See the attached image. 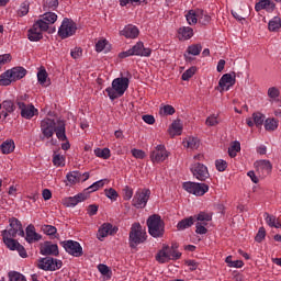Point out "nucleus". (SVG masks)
Wrapping results in <instances>:
<instances>
[{
    "label": "nucleus",
    "mask_w": 281,
    "mask_h": 281,
    "mask_svg": "<svg viewBox=\"0 0 281 281\" xmlns=\"http://www.w3.org/2000/svg\"><path fill=\"white\" fill-rule=\"evenodd\" d=\"M41 132L43 139H52V137H54V133H56V137L59 142H67L65 121L58 120L56 122L46 117L41 121Z\"/></svg>",
    "instance_id": "1"
},
{
    "label": "nucleus",
    "mask_w": 281,
    "mask_h": 281,
    "mask_svg": "<svg viewBox=\"0 0 281 281\" xmlns=\"http://www.w3.org/2000/svg\"><path fill=\"white\" fill-rule=\"evenodd\" d=\"M148 238L146 228L142 227V224L134 223L130 231L128 245L131 249H137L138 245H144Z\"/></svg>",
    "instance_id": "2"
},
{
    "label": "nucleus",
    "mask_w": 281,
    "mask_h": 281,
    "mask_svg": "<svg viewBox=\"0 0 281 281\" xmlns=\"http://www.w3.org/2000/svg\"><path fill=\"white\" fill-rule=\"evenodd\" d=\"M128 78L121 77L116 78L112 81V87L105 89L110 100H117V98H122L124 93H126V89H128Z\"/></svg>",
    "instance_id": "3"
},
{
    "label": "nucleus",
    "mask_w": 281,
    "mask_h": 281,
    "mask_svg": "<svg viewBox=\"0 0 281 281\" xmlns=\"http://www.w3.org/2000/svg\"><path fill=\"white\" fill-rule=\"evenodd\" d=\"M147 227L153 238H162L165 234L166 224L158 214L150 215L147 218Z\"/></svg>",
    "instance_id": "4"
},
{
    "label": "nucleus",
    "mask_w": 281,
    "mask_h": 281,
    "mask_svg": "<svg viewBox=\"0 0 281 281\" xmlns=\"http://www.w3.org/2000/svg\"><path fill=\"white\" fill-rule=\"evenodd\" d=\"M77 30L78 25L76 22L69 18H65L58 29V36L60 38H69V36H74V34H76Z\"/></svg>",
    "instance_id": "5"
},
{
    "label": "nucleus",
    "mask_w": 281,
    "mask_h": 281,
    "mask_svg": "<svg viewBox=\"0 0 281 281\" xmlns=\"http://www.w3.org/2000/svg\"><path fill=\"white\" fill-rule=\"evenodd\" d=\"M183 190L186 192H189V194H194V196H203V194H206V192L210 191V186L206 183H199V182H192L188 181L182 184Z\"/></svg>",
    "instance_id": "6"
},
{
    "label": "nucleus",
    "mask_w": 281,
    "mask_h": 281,
    "mask_svg": "<svg viewBox=\"0 0 281 281\" xmlns=\"http://www.w3.org/2000/svg\"><path fill=\"white\" fill-rule=\"evenodd\" d=\"M43 32H47V24L43 21H36L32 29L27 31V38L31 42H38L43 38Z\"/></svg>",
    "instance_id": "7"
},
{
    "label": "nucleus",
    "mask_w": 281,
    "mask_h": 281,
    "mask_svg": "<svg viewBox=\"0 0 281 281\" xmlns=\"http://www.w3.org/2000/svg\"><path fill=\"white\" fill-rule=\"evenodd\" d=\"M148 199H150L149 189H139L134 194V198L132 200V205L134 207H137V210L146 207V205L148 203Z\"/></svg>",
    "instance_id": "8"
},
{
    "label": "nucleus",
    "mask_w": 281,
    "mask_h": 281,
    "mask_svg": "<svg viewBox=\"0 0 281 281\" xmlns=\"http://www.w3.org/2000/svg\"><path fill=\"white\" fill-rule=\"evenodd\" d=\"M37 267L38 269H43V271H56L63 267V261L52 257H45L38 260Z\"/></svg>",
    "instance_id": "9"
},
{
    "label": "nucleus",
    "mask_w": 281,
    "mask_h": 281,
    "mask_svg": "<svg viewBox=\"0 0 281 281\" xmlns=\"http://www.w3.org/2000/svg\"><path fill=\"white\" fill-rule=\"evenodd\" d=\"M60 245L70 256H75V258H80V256H82V246H80V243L69 239L60 241Z\"/></svg>",
    "instance_id": "10"
},
{
    "label": "nucleus",
    "mask_w": 281,
    "mask_h": 281,
    "mask_svg": "<svg viewBox=\"0 0 281 281\" xmlns=\"http://www.w3.org/2000/svg\"><path fill=\"white\" fill-rule=\"evenodd\" d=\"M191 172L199 181H205L210 179V171L207 167L201 162H195L191 166Z\"/></svg>",
    "instance_id": "11"
},
{
    "label": "nucleus",
    "mask_w": 281,
    "mask_h": 281,
    "mask_svg": "<svg viewBox=\"0 0 281 281\" xmlns=\"http://www.w3.org/2000/svg\"><path fill=\"white\" fill-rule=\"evenodd\" d=\"M150 159L153 164H159L161 161H166L168 159V151L166 150V146L158 145L150 154Z\"/></svg>",
    "instance_id": "12"
},
{
    "label": "nucleus",
    "mask_w": 281,
    "mask_h": 281,
    "mask_svg": "<svg viewBox=\"0 0 281 281\" xmlns=\"http://www.w3.org/2000/svg\"><path fill=\"white\" fill-rule=\"evenodd\" d=\"M16 234H19V232L13 228L4 229L1 232L2 240L7 247L14 248L18 243V240L14 239L16 238Z\"/></svg>",
    "instance_id": "13"
},
{
    "label": "nucleus",
    "mask_w": 281,
    "mask_h": 281,
    "mask_svg": "<svg viewBox=\"0 0 281 281\" xmlns=\"http://www.w3.org/2000/svg\"><path fill=\"white\" fill-rule=\"evenodd\" d=\"M236 85V74H225L218 81V87L221 88V92L229 91L231 87Z\"/></svg>",
    "instance_id": "14"
},
{
    "label": "nucleus",
    "mask_w": 281,
    "mask_h": 281,
    "mask_svg": "<svg viewBox=\"0 0 281 281\" xmlns=\"http://www.w3.org/2000/svg\"><path fill=\"white\" fill-rule=\"evenodd\" d=\"M267 120V116L260 112H254L252 117L246 119V124L250 128H254V126H257V128H260L262 124H265Z\"/></svg>",
    "instance_id": "15"
},
{
    "label": "nucleus",
    "mask_w": 281,
    "mask_h": 281,
    "mask_svg": "<svg viewBox=\"0 0 281 281\" xmlns=\"http://www.w3.org/2000/svg\"><path fill=\"white\" fill-rule=\"evenodd\" d=\"M18 106L21 111L22 117H25V120H32V116L38 113V110L34 108L32 104L26 105L25 103L18 100Z\"/></svg>",
    "instance_id": "16"
},
{
    "label": "nucleus",
    "mask_w": 281,
    "mask_h": 281,
    "mask_svg": "<svg viewBox=\"0 0 281 281\" xmlns=\"http://www.w3.org/2000/svg\"><path fill=\"white\" fill-rule=\"evenodd\" d=\"M117 234V228L113 227L111 223H104L98 231V238L102 240V238H106V236H115Z\"/></svg>",
    "instance_id": "17"
},
{
    "label": "nucleus",
    "mask_w": 281,
    "mask_h": 281,
    "mask_svg": "<svg viewBox=\"0 0 281 281\" xmlns=\"http://www.w3.org/2000/svg\"><path fill=\"white\" fill-rule=\"evenodd\" d=\"M202 49H203V46H201V44H192L188 46L187 52L184 53V60L187 63H192V60H194L192 56H199Z\"/></svg>",
    "instance_id": "18"
},
{
    "label": "nucleus",
    "mask_w": 281,
    "mask_h": 281,
    "mask_svg": "<svg viewBox=\"0 0 281 281\" xmlns=\"http://www.w3.org/2000/svg\"><path fill=\"white\" fill-rule=\"evenodd\" d=\"M257 172H262V175L265 177H267V175H271V170H273V166L271 165V161L269 160H257L254 164Z\"/></svg>",
    "instance_id": "19"
},
{
    "label": "nucleus",
    "mask_w": 281,
    "mask_h": 281,
    "mask_svg": "<svg viewBox=\"0 0 281 281\" xmlns=\"http://www.w3.org/2000/svg\"><path fill=\"white\" fill-rule=\"evenodd\" d=\"M132 54L134 56H140V57L148 58V56H150V54H153V49L144 47V42H137L132 47Z\"/></svg>",
    "instance_id": "20"
},
{
    "label": "nucleus",
    "mask_w": 281,
    "mask_h": 281,
    "mask_svg": "<svg viewBox=\"0 0 281 281\" xmlns=\"http://www.w3.org/2000/svg\"><path fill=\"white\" fill-rule=\"evenodd\" d=\"M42 256H58V245L53 244L52 241H45L44 245L41 247Z\"/></svg>",
    "instance_id": "21"
},
{
    "label": "nucleus",
    "mask_w": 281,
    "mask_h": 281,
    "mask_svg": "<svg viewBox=\"0 0 281 281\" xmlns=\"http://www.w3.org/2000/svg\"><path fill=\"white\" fill-rule=\"evenodd\" d=\"M121 36H125V38H137L139 36V29L133 24H128L121 31Z\"/></svg>",
    "instance_id": "22"
},
{
    "label": "nucleus",
    "mask_w": 281,
    "mask_h": 281,
    "mask_svg": "<svg viewBox=\"0 0 281 281\" xmlns=\"http://www.w3.org/2000/svg\"><path fill=\"white\" fill-rule=\"evenodd\" d=\"M37 21H42V23H45L47 32V30H49V26L54 25L58 21V15L54 12L48 11L42 15V19Z\"/></svg>",
    "instance_id": "23"
},
{
    "label": "nucleus",
    "mask_w": 281,
    "mask_h": 281,
    "mask_svg": "<svg viewBox=\"0 0 281 281\" xmlns=\"http://www.w3.org/2000/svg\"><path fill=\"white\" fill-rule=\"evenodd\" d=\"M8 71L10 74V78L13 79V82H16V80H21L27 76V70L23 67H14Z\"/></svg>",
    "instance_id": "24"
},
{
    "label": "nucleus",
    "mask_w": 281,
    "mask_h": 281,
    "mask_svg": "<svg viewBox=\"0 0 281 281\" xmlns=\"http://www.w3.org/2000/svg\"><path fill=\"white\" fill-rule=\"evenodd\" d=\"M42 236L38 235V233H36V228L34 227V225L30 224L26 227V237L25 240L29 243H36L38 240H41Z\"/></svg>",
    "instance_id": "25"
},
{
    "label": "nucleus",
    "mask_w": 281,
    "mask_h": 281,
    "mask_svg": "<svg viewBox=\"0 0 281 281\" xmlns=\"http://www.w3.org/2000/svg\"><path fill=\"white\" fill-rule=\"evenodd\" d=\"M156 260L157 262H160V265L170 261V246H164L156 255Z\"/></svg>",
    "instance_id": "26"
},
{
    "label": "nucleus",
    "mask_w": 281,
    "mask_h": 281,
    "mask_svg": "<svg viewBox=\"0 0 281 281\" xmlns=\"http://www.w3.org/2000/svg\"><path fill=\"white\" fill-rule=\"evenodd\" d=\"M2 109L4 110L2 111L3 120H7L10 113H14V111H16V105H14L12 100H4L2 101Z\"/></svg>",
    "instance_id": "27"
},
{
    "label": "nucleus",
    "mask_w": 281,
    "mask_h": 281,
    "mask_svg": "<svg viewBox=\"0 0 281 281\" xmlns=\"http://www.w3.org/2000/svg\"><path fill=\"white\" fill-rule=\"evenodd\" d=\"M66 179L68 181L67 186H76L82 181V173L80 171H70L67 173Z\"/></svg>",
    "instance_id": "28"
},
{
    "label": "nucleus",
    "mask_w": 281,
    "mask_h": 281,
    "mask_svg": "<svg viewBox=\"0 0 281 281\" xmlns=\"http://www.w3.org/2000/svg\"><path fill=\"white\" fill-rule=\"evenodd\" d=\"M256 12H260V10H266L267 12H273L276 10V3L271 0L265 2H257L255 4Z\"/></svg>",
    "instance_id": "29"
},
{
    "label": "nucleus",
    "mask_w": 281,
    "mask_h": 281,
    "mask_svg": "<svg viewBox=\"0 0 281 281\" xmlns=\"http://www.w3.org/2000/svg\"><path fill=\"white\" fill-rule=\"evenodd\" d=\"M180 41H190L194 36V30L190 26H182L178 30Z\"/></svg>",
    "instance_id": "30"
},
{
    "label": "nucleus",
    "mask_w": 281,
    "mask_h": 281,
    "mask_svg": "<svg viewBox=\"0 0 281 281\" xmlns=\"http://www.w3.org/2000/svg\"><path fill=\"white\" fill-rule=\"evenodd\" d=\"M9 223L11 229L18 232L19 236H25V231H23V224H21V221H19V218L12 217L9 220Z\"/></svg>",
    "instance_id": "31"
},
{
    "label": "nucleus",
    "mask_w": 281,
    "mask_h": 281,
    "mask_svg": "<svg viewBox=\"0 0 281 281\" xmlns=\"http://www.w3.org/2000/svg\"><path fill=\"white\" fill-rule=\"evenodd\" d=\"M201 145L199 138L189 136L183 140L184 148H190L191 150H196Z\"/></svg>",
    "instance_id": "32"
},
{
    "label": "nucleus",
    "mask_w": 281,
    "mask_h": 281,
    "mask_svg": "<svg viewBox=\"0 0 281 281\" xmlns=\"http://www.w3.org/2000/svg\"><path fill=\"white\" fill-rule=\"evenodd\" d=\"M211 22H212V16H210V14H207V12L199 9L198 23H200V25H210Z\"/></svg>",
    "instance_id": "33"
},
{
    "label": "nucleus",
    "mask_w": 281,
    "mask_h": 281,
    "mask_svg": "<svg viewBox=\"0 0 281 281\" xmlns=\"http://www.w3.org/2000/svg\"><path fill=\"white\" fill-rule=\"evenodd\" d=\"M265 218H266V223H267V225H269V227H276V229L281 228L280 220L277 218L274 215H270L269 213H265Z\"/></svg>",
    "instance_id": "34"
},
{
    "label": "nucleus",
    "mask_w": 281,
    "mask_h": 281,
    "mask_svg": "<svg viewBox=\"0 0 281 281\" xmlns=\"http://www.w3.org/2000/svg\"><path fill=\"white\" fill-rule=\"evenodd\" d=\"M186 19L189 25H196V23H199V9L190 10L186 14Z\"/></svg>",
    "instance_id": "35"
},
{
    "label": "nucleus",
    "mask_w": 281,
    "mask_h": 281,
    "mask_svg": "<svg viewBox=\"0 0 281 281\" xmlns=\"http://www.w3.org/2000/svg\"><path fill=\"white\" fill-rule=\"evenodd\" d=\"M192 225H194V217L190 216L180 221L177 224V229L183 232V229H188L189 227H192Z\"/></svg>",
    "instance_id": "36"
},
{
    "label": "nucleus",
    "mask_w": 281,
    "mask_h": 281,
    "mask_svg": "<svg viewBox=\"0 0 281 281\" xmlns=\"http://www.w3.org/2000/svg\"><path fill=\"white\" fill-rule=\"evenodd\" d=\"M14 140H5L0 146V150L3 155H10V153H14Z\"/></svg>",
    "instance_id": "37"
},
{
    "label": "nucleus",
    "mask_w": 281,
    "mask_h": 281,
    "mask_svg": "<svg viewBox=\"0 0 281 281\" xmlns=\"http://www.w3.org/2000/svg\"><path fill=\"white\" fill-rule=\"evenodd\" d=\"M171 128L172 130H169V135H171V137L183 133V125L181 124V121H173Z\"/></svg>",
    "instance_id": "38"
},
{
    "label": "nucleus",
    "mask_w": 281,
    "mask_h": 281,
    "mask_svg": "<svg viewBox=\"0 0 281 281\" xmlns=\"http://www.w3.org/2000/svg\"><path fill=\"white\" fill-rule=\"evenodd\" d=\"M281 29V19L280 16H274L272 20L268 23V30L269 32H280Z\"/></svg>",
    "instance_id": "39"
},
{
    "label": "nucleus",
    "mask_w": 281,
    "mask_h": 281,
    "mask_svg": "<svg viewBox=\"0 0 281 281\" xmlns=\"http://www.w3.org/2000/svg\"><path fill=\"white\" fill-rule=\"evenodd\" d=\"M279 124H280V121H278L277 119L268 117L265 121V128L270 132L278 131Z\"/></svg>",
    "instance_id": "40"
},
{
    "label": "nucleus",
    "mask_w": 281,
    "mask_h": 281,
    "mask_svg": "<svg viewBox=\"0 0 281 281\" xmlns=\"http://www.w3.org/2000/svg\"><path fill=\"white\" fill-rule=\"evenodd\" d=\"M14 80L10 78V72L7 70L0 76V87H9V85H12Z\"/></svg>",
    "instance_id": "41"
},
{
    "label": "nucleus",
    "mask_w": 281,
    "mask_h": 281,
    "mask_svg": "<svg viewBox=\"0 0 281 281\" xmlns=\"http://www.w3.org/2000/svg\"><path fill=\"white\" fill-rule=\"evenodd\" d=\"M175 113H176L175 106L170 104L160 106L159 109V115L161 116L175 115Z\"/></svg>",
    "instance_id": "42"
},
{
    "label": "nucleus",
    "mask_w": 281,
    "mask_h": 281,
    "mask_svg": "<svg viewBox=\"0 0 281 281\" xmlns=\"http://www.w3.org/2000/svg\"><path fill=\"white\" fill-rule=\"evenodd\" d=\"M8 249H11V251H18L21 258H27V250H25V247L23 245H20L19 241H15L14 247H8Z\"/></svg>",
    "instance_id": "43"
},
{
    "label": "nucleus",
    "mask_w": 281,
    "mask_h": 281,
    "mask_svg": "<svg viewBox=\"0 0 281 281\" xmlns=\"http://www.w3.org/2000/svg\"><path fill=\"white\" fill-rule=\"evenodd\" d=\"M109 181L108 179L99 180L92 183L90 187L87 188V191L91 194V192H98L100 188H104V183Z\"/></svg>",
    "instance_id": "44"
},
{
    "label": "nucleus",
    "mask_w": 281,
    "mask_h": 281,
    "mask_svg": "<svg viewBox=\"0 0 281 281\" xmlns=\"http://www.w3.org/2000/svg\"><path fill=\"white\" fill-rule=\"evenodd\" d=\"M47 70H45V68H42L38 72H37V80L40 82V85H42V87H48L49 83L46 85L47 82Z\"/></svg>",
    "instance_id": "45"
},
{
    "label": "nucleus",
    "mask_w": 281,
    "mask_h": 281,
    "mask_svg": "<svg viewBox=\"0 0 281 281\" xmlns=\"http://www.w3.org/2000/svg\"><path fill=\"white\" fill-rule=\"evenodd\" d=\"M95 157H100L101 159H109L111 157V149L109 148H97L94 149Z\"/></svg>",
    "instance_id": "46"
},
{
    "label": "nucleus",
    "mask_w": 281,
    "mask_h": 281,
    "mask_svg": "<svg viewBox=\"0 0 281 281\" xmlns=\"http://www.w3.org/2000/svg\"><path fill=\"white\" fill-rule=\"evenodd\" d=\"M196 221L202 223V225H207V223H210V221H212V214L201 212L196 215Z\"/></svg>",
    "instance_id": "47"
},
{
    "label": "nucleus",
    "mask_w": 281,
    "mask_h": 281,
    "mask_svg": "<svg viewBox=\"0 0 281 281\" xmlns=\"http://www.w3.org/2000/svg\"><path fill=\"white\" fill-rule=\"evenodd\" d=\"M240 153V142L235 140L233 145L228 148L229 157H236V155Z\"/></svg>",
    "instance_id": "48"
},
{
    "label": "nucleus",
    "mask_w": 281,
    "mask_h": 281,
    "mask_svg": "<svg viewBox=\"0 0 281 281\" xmlns=\"http://www.w3.org/2000/svg\"><path fill=\"white\" fill-rule=\"evenodd\" d=\"M8 276H9V281H26L25 276H23L18 271H10Z\"/></svg>",
    "instance_id": "49"
},
{
    "label": "nucleus",
    "mask_w": 281,
    "mask_h": 281,
    "mask_svg": "<svg viewBox=\"0 0 281 281\" xmlns=\"http://www.w3.org/2000/svg\"><path fill=\"white\" fill-rule=\"evenodd\" d=\"M30 12V2L24 1L21 3L20 9L18 10V16H25Z\"/></svg>",
    "instance_id": "50"
},
{
    "label": "nucleus",
    "mask_w": 281,
    "mask_h": 281,
    "mask_svg": "<svg viewBox=\"0 0 281 281\" xmlns=\"http://www.w3.org/2000/svg\"><path fill=\"white\" fill-rule=\"evenodd\" d=\"M43 8L45 12L48 10H56V8H58V0H44Z\"/></svg>",
    "instance_id": "51"
},
{
    "label": "nucleus",
    "mask_w": 281,
    "mask_h": 281,
    "mask_svg": "<svg viewBox=\"0 0 281 281\" xmlns=\"http://www.w3.org/2000/svg\"><path fill=\"white\" fill-rule=\"evenodd\" d=\"M42 231L46 236H56L58 229L53 225H44L42 226Z\"/></svg>",
    "instance_id": "52"
},
{
    "label": "nucleus",
    "mask_w": 281,
    "mask_h": 281,
    "mask_svg": "<svg viewBox=\"0 0 281 281\" xmlns=\"http://www.w3.org/2000/svg\"><path fill=\"white\" fill-rule=\"evenodd\" d=\"M105 196H108V199H110L111 201H117V198L120 196V194H117V191L113 188L110 189H105Z\"/></svg>",
    "instance_id": "53"
},
{
    "label": "nucleus",
    "mask_w": 281,
    "mask_h": 281,
    "mask_svg": "<svg viewBox=\"0 0 281 281\" xmlns=\"http://www.w3.org/2000/svg\"><path fill=\"white\" fill-rule=\"evenodd\" d=\"M194 74H196V67H191V68L187 69L182 74V80H184V81L190 80V78H192V76H194Z\"/></svg>",
    "instance_id": "54"
},
{
    "label": "nucleus",
    "mask_w": 281,
    "mask_h": 281,
    "mask_svg": "<svg viewBox=\"0 0 281 281\" xmlns=\"http://www.w3.org/2000/svg\"><path fill=\"white\" fill-rule=\"evenodd\" d=\"M215 166H216V170H218V172H225V170H227V161H225L223 159L216 160Z\"/></svg>",
    "instance_id": "55"
},
{
    "label": "nucleus",
    "mask_w": 281,
    "mask_h": 281,
    "mask_svg": "<svg viewBox=\"0 0 281 281\" xmlns=\"http://www.w3.org/2000/svg\"><path fill=\"white\" fill-rule=\"evenodd\" d=\"M123 199L124 201H131L133 199V188L126 186L124 189H123Z\"/></svg>",
    "instance_id": "56"
},
{
    "label": "nucleus",
    "mask_w": 281,
    "mask_h": 281,
    "mask_svg": "<svg viewBox=\"0 0 281 281\" xmlns=\"http://www.w3.org/2000/svg\"><path fill=\"white\" fill-rule=\"evenodd\" d=\"M266 236H267V231L265 229V227H260L257 235L255 236L256 243H262Z\"/></svg>",
    "instance_id": "57"
},
{
    "label": "nucleus",
    "mask_w": 281,
    "mask_h": 281,
    "mask_svg": "<svg viewBox=\"0 0 281 281\" xmlns=\"http://www.w3.org/2000/svg\"><path fill=\"white\" fill-rule=\"evenodd\" d=\"M53 164L57 167L65 166V158L60 156V154H55L53 157Z\"/></svg>",
    "instance_id": "58"
},
{
    "label": "nucleus",
    "mask_w": 281,
    "mask_h": 281,
    "mask_svg": "<svg viewBox=\"0 0 281 281\" xmlns=\"http://www.w3.org/2000/svg\"><path fill=\"white\" fill-rule=\"evenodd\" d=\"M89 191L86 189L82 193L75 195V199H77V203H82V201H87V199H89Z\"/></svg>",
    "instance_id": "59"
},
{
    "label": "nucleus",
    "mask_w": 281,
    "mask_h": 281,
    "mask_svg": "<svg viewBox=\"0 0 281 281\" xmlns=\"http://www.w3.org/2000/svg\"><path fill=\"white\" fill-rule=\"evenodd\" d=\"M132 155L135 159H144L146 157V153L142 149H132Z\"/></svg>",
    "instance_id": "60"
},
{
    "label": "nucleus",
    "mask_w": 281,
    "mask_h": 281,
    "mask_svg": "<svg viewBox=\"0 0 281 281\" xmlns=\"http://www.w3.org/2000/svg\"><path fill=\"white\" fill-rule=\"evenodd\" d=\"M10 60H12V56L10 54L0 55V71L3 65H7Z\"/></svg>",
    "instance_id": "61"
},
{
    "label": "nucleus",
    "mask_w": 281,
    "mask_h": 281,
    "mask_svg": "<svg viewBox=\"0 0 281 281\" xmlns=\"http://www.w3.org/2000/svg\"><path fill=\"white\" fill-rule=\"evenodd\" d=\"M104 47H106V40H100L95 44V52H104Z\"/></svg>",
    "instance_id": "62"
},
{
    "label": "nucleus",
    "mask_w": 281,
    "mask_h": 281,
    "mask_svg": "<svg viewBox=\"0 0 281 281\" xmlns=\"http://www.w3.org/2000/svg\"><path fill=\"white\" fill-rule=\"evenodd\" d=\"M205 124L206 126H216L218 124V119H216L214 115H211L206 119Z\"/></svg>",
    "instance_id": "63"
},
{
    "label": "nucleus",
    "mask_w": 281,
    "mask_h": 281,
    "mask_svg": "<svg viewBox=\"0 0 281 281\" xmlns=\"http://www.w3.org/2000/svg\"><path fill=\"white\" fill-rule=\"evenodd\" d=\"M206 232L207 228H205V226L201 222H198L195 224V234H205Z\"/></svg>",
    "instance_id": "64"
}]
</instances>
